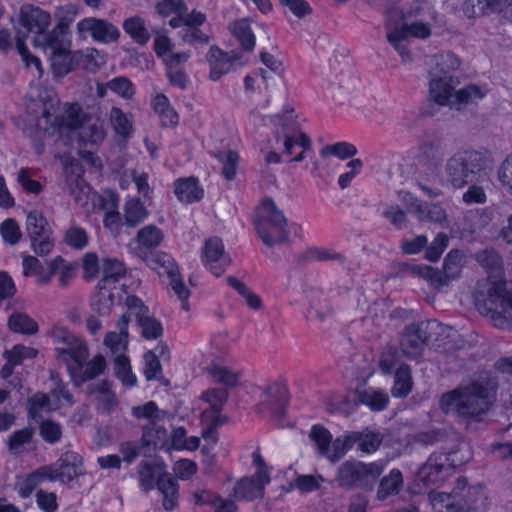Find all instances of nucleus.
<instances>
[{
    "label": "nucleus",
    "instance_id": "f257e3e1",
    "mask_svg": "<svg viewBox=\"0 0 512 512\" xmlns=\"http://www.w3.org/2000/svg\"><path fill=\"white\" fill-rule=\"evenodd\" d=\"M27 110L36 119V126L48 137L70 144L75 136L84 147H98L106 137L104 123L93 119L79 103L61 104L50 98L28 104Z\"/></svg>",
    "mask_w": 512,
    "mask_h": 512
},
{
    "label": "nucleus",
    "instance_id": "f03ea898",
    "mask_svg": "<svg viewBox=\"0 0 512 512\" xmlns=\"http://www.w3.org/2000/svg\"><path fill=\"white\" fill-rule=\"evenodd\" d=\"M496 384L488 375H479L467 384L444 393L439 407L466 425L479 423L492 406Z\"/></svg>",
    "mask_w": 512,
    "mask_h": 512
},
{
    "label": "nucleus",
    "instance_id": "7ed1b4c3",
    "mask_svg": "<svg viewBox=\"0 0 512 512\" xmlns=\"http://www.w3.org/2000/svg\"><path fill=\"white\" fill-rule=\"evenodd\" d=\"M429 500L434 512H489L491 499L483 484L468 485L459 477L451 493L431 491Z\"/></svg>",
    "mask_w": 512,
    "mask_h": 512
},
{
    "label": "nucleus",
    "instance_id": "20e7f679",
    "mask_svg": "<svg viewBox=\"0 0 512 512\" xmlns=\"http://www.w3.org/2000/svg\"><path fill=\"white\" fill-rule=\"evenodd\" d=\"M474 300L478 310L489 317L495 327H512V288H508L506 282L478 283Z\"/></svg>",
    "mask_w": 512,
    "mask_h": 512
},
{
    "label": "nucleus",
    "instance_id": "39448f33",
    "mask_svg": "<svg viewBox=\"0 0 512 512\" xmlns=\"http://www.w3.org/2000/svg\"><path fill=\"white\" fill-rule=\"evenodd\" d=\"M459 84L457 77L448 74L434 76L429 82L428 98L439 106L460 110L462 106L476 103L486 95V91L473 84L455 91Z\"/></svg>",
    "mask_w": 512,
    "mask_h": 512
},
{
    "label": "nucleus",
    "instance_id": "423d86ee",
    "mask_svg": "<svg viewBox=\"0 0 512 512\" xmlns=\"http://www.w3.org/2000/svg\"><path fill=\"white\" fill-rule=\"evenodd\" d=\"M257 233L264 244L272 247L287 241L289 231L299 228L295 223L288 224L283 212L272 199H264L257 210L254 221Z\"/></svg>",
    "mask_w": 512,
    "mask_h": 512
},
{
    "label": "nucleus",
    "instance_id": "0eeeda50",
    "mask_svg": "<svg viewBox=\"0 0 512 512\" xmlns=\"http://www.w3.org/2000/svg\"><path fill=\"white\" fill-rule=\"evenodd\" d=\"M387 466L386 460L365 463L355 459L344 461L337 468L335 480L346 490L361 488L371 490Z\"/></svg>",
    "mask_w": 512,
    "mask_h": 512
},
{
    "label": "nucleus",
    "instance_id": "6e6552de",
    "mask_svg": "<svg viewBox=\"0 0 512 512\" xmlns=\"http://www.w3.org/2000/svg\"><path fill=\"white\" fill-rule=\"evenodd\" d=\"M42 39L40 47L48 56L51 62L53 74L63 77L72 70H75L74 51L70 50L71 40L69 38V27L64 22H59L51 30V35Z\"/></svg>",
    "mask_w": 512,
    "mask_h": 512
},
{
    "label": "nucleus",
    "instance_id": "1a4fd4ad",
    "mask_svg": "<svg viewBox=\"0 0 512 512\" xmlns=\"http://www.w3.org/2000/svg\"><path fill=\"white\" fill-rule=\"evenodd\" d=\"M487 154L483 151L463 150L450 157L445 166L446 180L454 188H463L473 182L485 169Z\"/></svg>",
    "mask_w": 512,
    "mask_h": 512
},
{
    "label": "nucleus",
    "instance_id": "9d476101",
    "mask_svg": "<svg viewBox=\"0 0 512 512\" xmlns=\"http://www.w3.org/2000/svg\"><path fill=\"white\" fill-rule=\"evenodd\" d=\"M51 337L55 345V352L58 359L63 361L68 372L73 364L87 360L89 350L87 344L64 327H54Z\"/></svg>",
    "mask_w": 512,
    "mask_h": 512
},
{
    "label": "nucleus",
    "instance_id": "9b49d317",
    "mask_svg": "<svg viewBox=\"0 0 512 512\" xmlns=\"http://www.w3.org/2000/svg\"><path fill=\"white\" fill-rule=\"evenodd\" d=\"M51 337L55 345V352L58 359L63 361L68 372L73 364L87 360L89 350L87 344L64 327H54Z\"/></svg>",
    "mask_w": 512,
    "mask_h": 512
},
{
    "label": "nucleus",
    "instance_id": "f8f14e48",
    "mask_svg": "<svg viewBox=\"0 0 512 512\" xmlns=\"http://www.w3.org/2000/svg\"><path fill=\"white\" fill-rule=\"evenodd\" d=\"M26 230L31 248L38 256L48 255L54 249L53 231L41 212L34 210L27 215Z\"/></svg>",
    "mask_w": 512,
    "mask_h": 512
},
{
    "label": "nucleus",
    "instance_id": "ddd939ff",
    "mask_svg": "<svg viewBox=\"0 0 512 512\" xmlns=\"http://www.w3.org/2000/svg\"><path fill=\"white\" fill-rule=\"evenodd\" d=\"M440 327L441 324L436 320L421 321L408 325L400 341L403 353L413 359L419 357L431 337L430 332Z\"/></svg>",
    "mask_w": 512,
    "mask_h": 512
},
{
    "label": "nucleus",
    "instance_id": "4468645a",
    "mask_svg": "<svg viewBox=\"0 0 512 512\" xmlns=\"http://www.w3.org/2000/svg\"><path fill=\"white\" fill-rule=\"evenodd\" d=\"M456 452L433 453L417 473L418 480L424 485H434L444 481L451 468L462 465L465 460L456 461Z\"/></svg>",
    "mask_w": 512,
    "mask_h": 512
},
{
    "label": "nucleus",
    "instance_id": "2eb2a0df",
    "mask_svg": "<svg viewBox=\"0 0 512 512\" xmlns=\"http://www.w3.org/2000/svg\"><path fill=\"white\" fill-rule=\"evenodd\" d=\"M51 23V16L48 12L33 5H23L19 13V25L26 33L35 34L33 43L35 47H42V39L51 35L47 31Z\"/></svg>",
    "mask_w": 512,
    "mask_h": 512
},
{
    "label": "nucleus",
    "instance_id": "dca6fc26",
    "mask_svg": "<svg viewBox=\"0 0 512 512\" xmlns=\"http://www.w3.org/2000/svg\"><path fill=\"white\" fill-rule=\"evenodd\" d=\"M76 29L79 38L86 39L89 36L98 43L109 44L120 38L119 29L106 19L86 17L77 23Z\"/></svg>",
    "mask_w": 512,
    "mask_h": 512
},
{
    "label": "nucleus",
    "instance_id": "f3484780",
    "mask_svg": "<svg viewBox=\"0 0 512 512\" xmlns=\"http://www.w3.org/2000/svg\"><path fill=\"white\" fill-rule=\"evenodd\" d=\"M163 240L162 229L154 224H148L139 229L135 237L137 255L155 269L157 265L160 266V262L156 260L160 253H153V251L161 245Z\"/></svg>",
    "mask_w": 512,
    "mask_h": 512
},
{
    "label": "nucleus",
    "instance_id": "a211bd4d",
    "mask_svg": "<svg viewBox=\"0 0 512 512\" xmlns=\"http://www.w3.org/2000/svg\"><path fill=\"white\" fill-rule=\"evenodd\" d=\"M280 122L284 134L283 146L284 153L287 155H296L290 160L301 162L307 157V153L312 150L310 138L303 132H300L294 123H289L287 119L276 117Z\"/></svg>",
    "mask_w": 512,
    "mask_h": 512
},
{
    "label": "nucleus",
    "instance_id": "6ab92c4d",
    "mask_svg": "<svg viewBox=\"0 0 512 512\" xmlns=\"http://www.w3.org/2000/svg\"><path fill=\"white\" fill-rule=\"evenodd\" d=\"M201 259L206 269L216 277H220L231 264V259L225 253L222 240L217 237L205 241Z\"/></svg>",
    "mask_w": 512,
    "mask_h": 512
},
{
    "label": "nucleus",
    "instance_id": "aec40b11",
    "mask_svg": "<svg viewBox=\"0 0 512 512\" xmlns=\"http://www.w3.org/2000/svg\"><path fill=\"white\" fill-rule=\"evenodd\" d=\"M287 403V388L280 383H273L266 388L258 410L262 414L280 420L285 415Z\"/></svg>",
    "mask_w": 512,
    "mask_h": 512
},
{
    "label": "nucleus",
    "instance_id": "412c9836",
    "mask_svg": "<svg viewBox=\"0 0 512 512\" xmlns=\"http://www.w3.org/2000/svg\"><path fill=\"white\" fill-rule=\"evenodd\" d=\"M270 483L267 471H256L251 477H243L237 481L233 489V497L238 501H252L262 498L265 486Z\"/></svg>",
    "mask_w": 512,
    "mask_h": 512
},
{
    "label": "nucleus",
    "instance_id": "4be33fe9",
    "mask_svg": "<svg viewBox=\"0 0 512 512\" xmlns=\"http://www.w3.org/2000/svg\"><path fill=\"white\" fill-rule=\"evenodd\" d=\"M206 20L207 16L205 13L193 9L191 11V17L187 21V27L179 31L181 40L192 47L208 45L211 41V37L201 29V26Z\"/></svg>",
    "mask_w": 512,
    "mask_h": 512
},
{
    "label": "nucleus",
    "instance_id": "5701e85b",
    "mask_svg": "<svg viewBox=\"0 0 512 512\" xmlns=\"http://www.w3.org/2000/svg\"><path fill=\"white\" fill-rule=\"evenodd\" d=\"M464 255L459 250H451L444 259L442 272L428 268V276L437 286H445L460 276Z\"/></svg>",
    "mask_w": 512,
    "mask_h": 512
},
{
    "label": "nucleus",
    "instance_id": "b1692460",
    "mask_svg": "<svg viewBox=\"0 0 512 512\" xmlns=\"http://www.w3.org/2000/svg\"><path fill=\"white\" fill-rule=\"evenodd\" d=\"M56 481L68 484L82 475V458L74 451H66L53 464Z\"/></svg>",
    "mask_w": 512,
    "mask_h": 512
},
{
    "label": "nucleus",
    "instance_id": "393cba45",
    "mask_svg": "<svg viewBox=\"0 0 512 512\" xmlns=\"http://www.w3.org/2000/svg\"><path fill=\"white\" fill-rule=\"evenodd\" d=\"M106 360L103 355L97 354L90 361H79L70 367L69 375L76 386L95 379L103 374L106 369Z\"/></svg>",
    "mask_w": 512,
    "mask_h": 512
},
{
    "label": "nucleus",
    "instance_id": "a878e982",
    "mask_svg": "<svg viewBox=\"0 0 512 512\" xmlns=\"http://www.w3.org/2000/svg\"><path fill=\"white\" fill-rule=\"evenodd\" d=\"M409 199L408 210L421 222L443 223L447 218L445 209L436 203H428L418 200L410 193H406Z\"/></svg>",
    "mask_w": 512,
    "mask_h": 512
},
{
    "label": "nucleus",
    "instance_id": "bb28decb",
    "mask_svg": "<svg viewBox=\"0 0 512 512\" xmlns=\"http://www.w3.org/2000/svg\"><path fill=\"white\" fill-rule=\"evenodd\" d=\"M156 260L160 262V267L164 269V272L170 278L172 290L178 298L183 301V308L186 309V301L190 293L179 276L178 266L174 259L168 254H160L157 256Z\"/></svg>",
    "mask_w": 512,
    "mask_h": 512
},
{
    "label": "nucleus",
    "instance_id": "cd10ccee",
    "mask_svg": "<svg viewBox=\"0 0 512 512\" xmlns=\"http://www.w3.org/2000/svg\"><path fill=\"white\" fill-rule=\"evenodd\" d=\"M236 58L228 52H224L217 46H211L207 53V62L210 66L209 77L213 81L219 80L224 74H227Z\"/></svg>",
    "mask_w": 512,
    "mask_h": 512
},
{
    "label": "nucleus",
    "instance_id": "c85d7f7f",
    "mask_svg": "<svg viewBox=\"0 0 512 512\" xmlns=\"http://www.w3.org/2000/svg\"><path fill=\"white\" fill-rule=\"evenodd\" d=\"M174 193L177 199L185 204L200 201L204 197V189L197 178H179L174 182Z\"/></svg>",
    "mask_w": 512,
    "mask_h": 512
},
{
    "label": "nucleus",
    "instance_id": "c756f323",
    "mask_svg": "<svg viewBox=\"0 0 512 512\" xmlns=\"http://www.w3.org/2000/svg\"><path fill=\"white\" fill-rule=\"evenodd\" d=\"M156 488L163 496V507L167 511L173 510L178 505L179 485L177 480L169 473L163 474L158 479Z\"/></svg>",
    "mask_w": 512,
    "mask_h": 512
},
{
    "label": "nucleus",
    "instance_id": "7c9ffc66",
    "mask_svg": "<svg viewBox=\"0 0 512 512\" xmlns=\"http://www.w3.org/2000/svg\"><path fill=\"white\" fill-rule=\"evenodd\" d=\"M105 56L96 48L74 51L75 69L96 72L105 64Z\"/></svg>",
    "mask_w": 512,
    "mask_h": 512
},
{
    "label": "nucleus",
    "instance_id": "2f4dec72",
    "mask_svg": "<svg viewBox=\"0 0 512 512\" xmlns=\"http://www.w3.org/2000/svg\"><path fill=\"white\" fill-rule=\"evenodd\" d=\"M403 486V476L399 469L390 470L378 485L376 497L379 501H385L391 496L397 495Z\"/></svg>",
    "mask_w": 512,
    "mask_h": 512
},
{
    "label": "nucleus",
    "instance_id": "473e14b6",
    "mask_svg": "<svg viewBox=\"0 0 512 512\" xmlns=\"http://www.w3.org/2000/svg\"><path fill=\"white\" fill-rule=\"evenodd\" d=\"M229 30L243 50L247 52L254 50L256 37L247 19L243 18L232 22L229 25Z\"/></svg>",
    "mask_w": 512,
    "mask_h": 512
},
{
    "label": "nucleus",
    "instance_id": "72a5a7b5",
    "mask_svg": "<svg viewBox=\"0 0 512 512\" xmlns=\"http://www.w3.org/2000/svg\"><path fill=\"white\" fill-rule=\"evenodd\" d=\"M351 436L355 438V446L362 454H372L380 447L383 436L380 432L364 429L362 431H351Z\"/></svg>",
    "mask_w": 512,
    "mask_h": 512
},
{
    "label": "nucleus",
    "instance_id": "f704fd0d",
    "mask_svg": "<svg viewBox=\"0 0 512 512\" xmlns=\"http://www.w3.org/2000/svg\"><path fill=\"white\" fill-rule=\"evenodd\" d=\"M123 213L125 225L129 227L140 225L149 216V211L144 203L139 198L135 197L126 200Z\"/></svg>",
    "mask_w": 512,
    "mask_h": 512
},
{
    "label": "nucleus",
    "instance_id": "c9c22d12",
    "mask_svg": "<svg viewBox=\"0 0 512 512\" xmlns=\"http://www.w3.org/2000/svg\"><path fill=\"white\" fill-rule=\"evenodd\" d=\"M153 109L158 114L161 123L166 127H174L179 122V116L171 106L168 97L162 93L157 94L152 101Z\"/></svg>",
    "mask_w": 512,
    "mask_h": 512
},
{
    "label": "nucleus",
    "instance_id": "e433bc0d",
    "mask_svg": "<svg viewBox=\"0 0 512 512\" xmlns=\"http://www.w3.org/2000/svg\"><path fill=\"white\" fill-rule=\"evenodd\" d=\"M359 403L369 407L372 411H383L389 403V396L383 390L367 387L357 393Z\"/></svg>",
    "mask_w": 512,
    "mask_h": 512
},
{
    "label": "nucleus",
    "instance_id": "4c0bfd02",
    "mask_svg": "<svg viewBox=\"0 0 512 512\" xmlns=\"http://www.w3.org/2000/svg\"><path fill=\"white\" fill-rule=\"evenodd\" d=\"M140 487L145 492L156 488L158 479L166 472L161 467L151 462L143 461L138 466Z\"/></svg>",
    "mask_w": 512,
    "mask_h": 512
},
{
    "label": "nucleus",
    "instance_id": "58836bf2",
    "mask_svg": "<svg viewBox=\"0 0 512 512\" xmlns=\"http://www.w3.org/2000/svg\"><path fill=\"white\" fill-rule=\"evenodd\" d=\"M412 390L411 369L407 364H400L395 370L392 395L397 398L406 397Z\"/></svg>",
    "mask_w": 512,
    "mask_h": 512
},
{
    "label": "nucleus",
    "instance_id": "ea45409f",
    "mask_svg": "<svg viewBox=\"0 0 512 512\" xmlns=\"http://www.w3.org/2000/svg\"><path fill=\"white\" fill-rule=\"evenodd\" d=\"M115 297L111 291V286L103 285L98 282L97 291L91 298V306L93 310L100 315H107L110 313L114 305Z\"/></svg>",
    "mask_w": 512,
    "mask_h": 512
},
{
    "label": "nucleus",
    "instance_id": "a19ab883",
    "mask_svg": "<svg viewBox=\"0 0 512 512\" xmlns=\"http://www.w3.org/2000/svg\"><path fill=\"white\" fill-rule=\"evenodd\" d=\"M123 29L139 45H145L150 40V33L146 28L144 19L141 17L135 16L126 19L123 22Z\"/></svg>",
    "mask_w": 512,
    "mask_h": 512
},
{
    "label": "nucleus",
    "instance_id": "79ce46f5",
    "mask_svg": "<svg viewBox=\"0 0 512 512\" xmlns=\"http://www.w3.org/2000/svg\"><path fill=\"white\" fill-rule=\"evenodd\" d=\"M103 275L99 283L112 286L125 276L124 263L116 258H105L102 264Z\"/></svg>",
    "mask_w": 512,
    "mask_h": 512
},
{
    "label": "nucleus",
    "instance_id": "37998d69",
    "mask_svg": "<svg viewBox=\"0 0 512 512\" xmlns=\"http://www.w3.org/2000/svg\"><path fill=\"white\" fill-rule=\"evenodd\" d=\"M355 446V438L351 436L350 432L337 437L332 440L331 446L328 449V454L325 456L331 463L338 462L342 459L348 451Z\"/></svg>",
    "mask_w": 512,
    "mask_h": 512
},
{
    "label": "nucleus",
    "instance_id": "c03bdc74",
    "mask_svg": "<svg viewBox=\"0 0 512 512\" xmlns=\"http://www.w3.org/2000/svg\"><path fill=\"white\" fill-rule=\"evenodd\" d=\"M215 157L222 166L221 171L224 178L228 181L234 180L240 162L239 154L232 150H224L219 151Z\"/></svg>",
    "mask_w": 512,
    "mask_h": 512
},
{
    "label": "nucleus",
    "instance_id": "a18cd8bd",
    "mask_svg": "<svg viewBox=\"0 0 512 512\" xmlns=\"http://www.w3.org/2000/svg\"><path fill=\"white\" fill-rule=\"evenodd\" d=\"M114 371L116 377L124 386L128 388L136 386L137 377L132 372L130 360L127 355H117L114 357Z\"/></svg>",
    "mask_w": 512,
    "mask_h": 512
},
{
    "label": "nucleus",
    "instance_id": "49530a36",
    "mask_svg": "<svg viewBox=\"0 0 512 512\" xmlns=\"http://www.w3.org/2000/svg\"><path fill=\"white\" fill-rule=\"evenodd\" d=\"M477 262L488 272L490 277L500 276L502 271V258L493 249H485L476 254Z\"/></svg>",
    "mask_w": 512,
    "mask_h": 512
},
{
    "label": "nucleus",
    "instance_id": "de8ad7c7",
    "mask_svg": "<svg viewBox=\"0 0 512 512\" xmlns=\"http://www.w3.org/2000/svg\"><path fill=\"white\" fill-rule=\"evenodd\" d=\"M309 438L315 444L317 454L325 457L332 442L331 432L324 426L315 424L310 429Z\"/></svg>",
    "mask_w": 512,
    "mask_h": 512
},
{
    "label": "nucleus",
    "instance_id": "09e8293b",
    "mask_svg": "<svg viewBox=\"0 0 512 512\" xmlns=\"http://www.w3.org/2000/svg\"><path fill=\"white\" fill-rule=\"evenodd\" d=\"M357 153L358 150L356 146L346 141L326 145L320 150V156L324 159L329 156H334L340 160H347L354 157Z\"/></svg>",
    "mask_w": 512,
    "mask_h": 512
},
{
    "label": "nucleus",
    "instance_id": "8fccbe9b",
    "mask_svg": "<svg viewBox=\"0 0 512 512\" xmlns=\"http://www.w3.org/2000/svg\"><path fill=\"white\" fill-rule=\"evenodd\" d=\"M55 409L54 403H52V399L48 394L39 392L28 399V416L33 420L39 418L41 412Z\"/></svg>",
    "mask_w": 512,
    "mask_h": 512
},
{
    "label": "nucleus",
    "instance_id": "3c124183",
    "mask_svg": "<svg viewBox=\"0 0 512 512\" xmlns=\"http://www.w3.org/2000/svg\"><path fill=\"white\" fill-rule=\"evenodd\" d=\"M110 121L117 135L123 138L131 136L133 124L131 119L118 107H113L110 111Z\"/></svg>",
    "mask_w": 512,
    "mask_h": 512
},
{
    "label": "nucleus",
    "instance_id": "603ef678",
    "mask_svg": "<svg viewBox=\"0 0 512 512\" xmlns=\"http://www.w3.org/2000/svg\"><path fill=\"white\" fill-rule=\"evenodd\" d=\"M208 372L215 383L222 384L226 387L236 386L240 377L238 372L218 364L211 365Z\"/></svg>",
    "mask_w": 512,
    "mask_h": 512
},
{
    "label": "nucleus",
    "instance_id": "864d4df0",
    "mask_svg": "<svg viewBox=\"0 0 512 512\" xmlns=\"http://www.w3.org/2000/svg\"><path fill=\"white\" fill-rule=\"evenodd\" d=\"M227 283L232 287L240 296H242L247 305L253 310H259L262 306V300L259 295L252 292L245 283L241 282L234 276L227 277Z\"/></svg>",
    "mask_w": 512,
    "mask_h": 512
},
{
    "label": "nucleus",
    "instance_id": "5fc2aeb1",
    "mask_svg": "<svg viewBox=\"0 0 512 512\" xmlns=\"http://www.w3.org/2000/svg\"><path fill=\"white\" fill-rule=\"evenodd\" d=\"M137 322L141 328L142 336L146 339H157L163 333V326L161 322L154 317L137 313Z\"/></svg>",
    "mask_w": 512,
    "mask_h": 512
},
{
    "label": "nucleus",
    "instance_id": "6e6d98bb",
    "mask_svg": "<svg viewBox=\"0 0 512 512\" xmlns=\"http://www.w3.org/2000/svg\"><path fill=\"white\" fill-rule=\"evenodd\" d=\"M65 244L75 250H83L89 242L87 231L77 225H71L64 233Z\"/></svg>",
    "mask_w": 512,
    "mask_h": 512
},
{
    "label": "nucleus",
    "instance_id": "4d7b16f0",
    "mask_svg": "<svg viewBox=\"0 0 512 512\" xmlns=\"http://www.w3.org/2000/svg\"><path fill=\"white\" fill-rule=\"evenodd\" d=\"M9 327L13 332L32 335L38 331L37 323L28 315L16 313L9 318Z\"/></svg>",
    "mask_w": 512,
    "mask_h": 512
},
{
    "label": "nucleus",
    "instance_id": "13d9d810",
    "mask_svg": "<svg viewBox=\"0 0 512 512\" xmlns=\"http://www.w3.org/2000/svg\"><path fill=\"white\" fill-rule=\"evenodd\" d=\"M37 350L32 347H27L21 344L15 345L11 350H6L3 353V358L16 367L23 363L25 359H32L36 357Z\"/></svg>",
    "mask_w": 512,
    "mask_h": 512
},
{
    "label": "nucleus",
    "instance_id": "bf43d9fd",
    "mask_svg": "<svg viewBox=\"0 0 512 512\" xmlns=\"http://www.w3.org/2000/svg\"><path fill=\"white\" fill-rule=\"evenodd\" d=\"M131 415L138 420H147L150 424H155L160 419L159 408L154 401L133 406L131 408Z\"/></svg>",
    "mask_w": 512,
    "mask_h": 512
},
{
    "label": "nucleus",
    "instance_id": "052dcab7",
    "mask_svg": "<svg viewBox=\"0 0 512 512\" xmlns=\"http://www.w3.org/2000/svg\"><path fill=\"white\" fill-rule=\"evenodd\" d=\"M107 88L124 99H131L135 94L134 84L124 76H118L106 84Z\"/></svg>",
    "mask_w": 512,
    "mask_h": 512
},
{
    "label": "nucleus",
    "instance_id": "680f3d73",
    "mask_svg": "<svg viewBox=\"0 0 512 512\" xmlns=\"http://www.w3.org/2000/svg\"><path fill=\"white\" fill-rule=\"evenodd\" d=\"M62 426L53 420H44L39 426V434L49 444L58 443L62 438Z\"/></svg>",
    "mask_w": 512,
    "mask_h": 512
},
{
    "label": "nucleus",
    "instance_id": "e2e57ef3",
    "mask_svg": "<svg viewBox=\"0 0 512 512\" xmlns=\"http://www.w3.org/2000/svg\"><path fill=\"white\" fill-rule=\"evenodd\" d=\"M364 164L361 159H352L346 165V171L339 175L338 185L341 189L348 188L352 181L357 177L363 170Z\"/></svg>",
    "mask_w": 512,
    "mask_h": 512
},
{
    "label": "nucleus",
    "instance_id": "0e129e2a",
    "mask_svg": "<svg viewBox=\"0 0 512 512\" xmlns=\"http://www.w3.org/2000/svg\"><path fill=\"white\" fill-rule=\"evenodd\" d=\"M143 373L148 381L157 380L162 374V367L158 356L152 350L146 352L143 357Z\"/></svg>",
    "mask_w": 512,
    "mask_h": 512
},
{
    "label": "nucleus",
    "instance_id": "69168bd1",
    "mask_svg": "<svg viewBox=\"0 0 512 512\" xmlns=\"http://www.w3.org/2000/svg\"><path fill=\"white\" fill-rule=\"evenodd\" d=\"M104 344L110 349L111 353L117 355H126L128 348V337L117 334V332H109L104 338Z\"/></svg>",
    "mask_w": 512,
    "mask_h": 512
},
{
    "label": "nucleus",
    "instance_id": "338daca9",
    "mask_svg": "<svg viewBox=\"0 0 512 512\" xmlns=\"http://www.w3.org/2000/svg\"><path fill=\"white\" fill-rule=\"evenodd\" d=\"M37 507L43 512H56L58 510L57 495L54 492L38 490L35 494Z\"/></svg>",
    "mask_w": 512,
    "mask_h": 512
},
{
    "label": "nucleus",
    "instance_id": "774afa93",
    "mask_svg": "<svg viewBox=\"0 0 512 512\" xmlns=\"http://www.w3.org/2000/svg\"><path fill=\"white\" fill-rule=\"evenodd\" d=\"M497 178L501 186L512 195V153L500 164L497 170Z\"/></svg>",
    "mask_w": 512,
    "mask_h": 512
}]
</instances>
